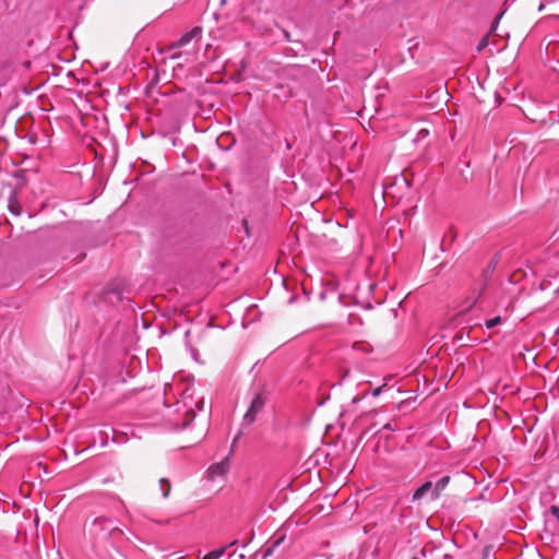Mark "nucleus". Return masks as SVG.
Segmentation results:
<instances>
[{
  "instance_id": "10",
  "label": "nucleus",
  "mask_w": 559,
  "mask_h": 559,
  "mask_svg": "<svg viewBox=\"0 0 559 559\" xmlns=\"http://www.w3.org/2000/svg\"><path fill=\"white\" fill-rule=\"evenodd\" d=\"M187 419L182 423L181 428H186L195 417V414L192 409L186 412Z\"/></svg>"
},
{
  "instance_id": "13",
  "label": "nucleus",
  "mask_w": 559,
  "mask_h": 559,
  "mask_svg": "<svg viewBox=\"0 0 559 559\" xmlns=\"http://www.w3.org/2000/svg\"><path fill=\"white\" fill-rule=\"evenodd\" d=\"M498 21H499V17H497V19L493 21V23H492V25H491V32H493V31L496 29L497 24H498Z\"/></svg>"
},
{
  "instance_id": "5",
  "label": "nucleus",
  "mask_w": 559,
  "mask_h": 559,
  "mask_svg": "<svg viewBox=\"0 0 559 559\" xmlns=\"http://www.w3.org/2000/svg\"><path fill=\"white\" fill-rule=\"evenodd\" d=\"M202 33V28L200 26L193 27L190 32L183 34L176 43L170 46L173 48H180L189 44L194 37L199 36Z\"/></svg>"
},
{
  "instance_id": "11",
  "label": "nucleus",
  "mask_w": 559,
  "mask_h": 559,
  "mask_svg": "<svg viewBox=\"0 0 559 559\" xmlns=\"http://www.w3.org/2000/svg\"><path fill=\"white\" fill-rule=\"evenodd\" d=\"M489 45V35H486L481 38V40L477 45V51H483Z\"/></svg>"
},
{
  "instance_id": "8",
  "label": "nucleus",
  "mask_w": 559,
  "mask_h": 559,
  "mask_svg": "<svg viewBox=\"0 0 559 559\" xmlns=\"http://www.w3.org/2000/svg\"><path fill=\"white\" fill-rule=\"evenodd\" d=\"M227 547H222L219 549H214L206 554L203 559H219L226 551Z\"/></svg>"
},
{
  "instance_id": "15",
  "label": "nucleus",
  "mask_w": 559,
  "mask_h": 559,
  "mask_svg": "<svg viewBox=\"0 0 559 559\" xmlns=\"http://www.w3.org/2000/svg\"><path fill=\"white\" fill-rule=\"evenodd\" d=\"M236 544H237V540H233V542H231L228 546H226V547H227V548H228V547H233V546H235Z\"/></svg>"
},
{
  "instance_id": "14",
  "label": "nucleus",
  "mask_w": 559,
  "mask_h": 559,
  "mask_svg": "<svg viewBox=\"0 0 559 559\" xmlns=\"http://www.w3.org/2000/svg\"><path fill=\"white\" fill-rule=\"evenodd\" d=\"M380 392H381V388H378V389H376V390L373 391L372 395H373V396H378V395L380 394Z\"/></svg>"
},
{
  "instance_id": "9",
  "label": "nucleus",
  "mask_w": 559,
  "mask_h": 559,
  "mask_svg": "<svg viewBox=\"0 0 559 559\" xmlns=\"http://www.w3.org/2000/svg\"><path fill=\"white\" fill-rule=\"evenodd\" d=\"M501 317H495L486 321L485 325L487 329H492L501 323Z\"/></svg>"
},
{
  "instance_id": "12",
  "label": "nucleus",
  "mask_w": 559,
  "mask_h": 559,
  "mask_svg": "<svg viewBox=\"0 0 559 559\" xmlns=\"http://www.w3.org/2000/svg\"><path fill=\"white\" fill-rule=\"evenodd\" d=\"M550 511H551V513H552V514L558 519V521H559V504H558V506H552V507L550 508Z\"/></svg>"
},
{
  "instance_id": "2",
  "label": "nucleus",
  "mask_w": 559,
  "mask_h": 559,
  "mask_svg": "<svg viewBox=\"0 0 559 559\" xmlns=\"http://www.w3.org/2000/svg\"><path fill=\"white\" fill-rule=\"evenodd\" d=\"M266 404V395L263 391L253 394L250 406L242 418V425L251 426Z\"/></svg>"
},
{
  "instance_id": "3",
  "label": "nucleus",
  "mask_w": 559,
  "mask_h": 559,
  "mask_svg": "<svg viewBox=\"0 0 559 559\" xmlns=\"http://www.w3.org/2000/svg\"><path fill=\"white\" fill-rule=\"evenodd\" d=\"M92 527L96 534H104V535H108V534H112V533L121 534V531L118 527L114 526L112 520L109 518H106V516L96 518L93 521Z\"/></svg>"
},
{
  "instance_id": "1",
  "label": "nucleus",
  "mask_w": 559,
  "mask_h": 559,
  "mask_svg": "<svg viewBox=\"0 0 559 559\" xmlns=\"http://www.w3.org/2000/svg\"><path fill=\"white\" fill-rule=\"evenodd\" d=\"M450 483V476L441 477L436 484L430 480L425 481L420 487L416 489L413 495V501H418L427 496L430 500H437L441 492L447 488Z\"/></svg>"
},
{
  "instance_id": "6",
  "label": "nucleus",
  "mask_w": 559,
  "mask_h": 559,
  "mask_svg": "<svg viewBox=\"0 0 559 559\" xmlns=\"http://www.w3.org/2000/svg\"><path fill=\"white\" fill-rule=\"evenodd\" d=\"M228 469L227 459L210 467L211 477L223 476Z\"/></svg>"
},
{
  "instance_id": "4",
  "label": "nucleus",
  "mask_w": 559,
  "mask_h": 559,
  "mask_svg": "<svg viewBox=\"0 0 559 559\" xmlns=\"http://www.w3.org/2000/svg\"><path fill=\"white\" fill-rule=\"evenodd\" d=\"M285 537V534L277 533L272 538H270L263 550V558L272 556L274 550L284 543Z\"/></svg>"
},
{
  "instance_id": "7",
  "label": "nucleus",
  "mask_w": 559,
  "mask_h": 559,
  "mask_svg": "<svg viewBox=\"0 0 559 559\" xmlns=\"http://www.w3.org/2000/svg\"><path fill=\"white\" fill-rule=\"evenodd\" d=\"M159 487H160L163 497L167 498L169 496L170 488H171L170 481L167 478H160L159 479Z\"/></svg>"
}]
</instances>
